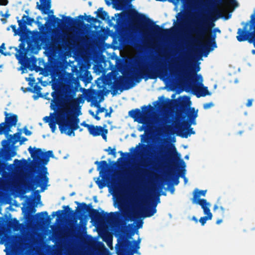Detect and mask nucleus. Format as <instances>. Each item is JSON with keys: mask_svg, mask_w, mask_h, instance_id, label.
<instances>
[{"mask_svg": "<svg viewBox=\"0 0 255 255\" xmlns=\"http://www.w3.org/2000/svg\"><path fill=\"white\" fill-rule=\"evenodd\" d=\"M72 72L58 70L53 75L51 93L53 99L51 107L57 111V123L61 133L75 136L74 131L80 128V104L84 102L82 98H75L80 85L77 77L74 76L79 71L76 66H72Z\"/></svg>", "mask_w": 255, "mask_h": 255, "instance_id": "nucleus-1", "label": "nucleus"}, {"mask_svg": "<svg viewBox=\"0 0 255 255\" xmlns=\"http://www.w3.org/2000/svg\"><path fill=\"white\" fill-rule=\"evenodd\" d=\"M18 28L16 29L15 25H11L10 27L14 35L19 36L20 42L18 47H9V49H14L16 51L15 57L20 65L19 70L21 73L27 72V70L32 71V30L27 28V25H32V17L23 15L21 19L16 17Z\"/></svg>", "mask_w": 255, "mask_h": 255, "instance_id": "nucleus-2", "label": "nucleus"}, {"mask_svg": "<svg viewBox=\"0 0 255 255\" xmlns=\"http://www.w3.org/2000/svg\"><path fill=\"white\" fill-rule=\"evenodd\" d=\"M168 76L167 69L161 67H152L149 69L146 66L138 69L131 78L120 76L116 78L114 82L112 78L108 79L105 84L111 86V94L114 96L117 95L119 90L123 92L124 90H128L133 87L135 84L130 82L131 81L139 83L142 79L146 81L149 79H155L158 77H167Z\"/></svg>", "mask_w": 255, "mask_h": 255, "instance_id": "nucleus-3", "label": "nucleus"}, {"mask_svg": "<svg viewBox=\"0 0 255 255\" xmlns=\"http://www.w3.org/2000/svg\"><path fill=\"white\" fill-rule=\"evenodd\" d=\"M26 216L27 220L23 223H19L16 218L12 220L14 230L20 233L12 249L13 255H32V193L28 197Z\"/></svg>", "mask_w": 255, "mask_h": 255, "instance_id": "nucleus-4", "label": "nucleus"}, {"mask_svg": "<svg viewBox=\"0 0 255 255\" xmlns=\"http://www.w3.org/2000/svg\"><path fill=\"white\" fill-rule=\"evenodd\" d=\"M199 70V66L195 70L184 66L177 71L175 76L178 80L184 83L190 90L196 93L197 97L210 96L211 93L209 91L208 87L203 85L202 75L197 74Z\"/></svg>", "mask_w": 255, "mask_h": 255, "instance_id": "nucleus-5", "label": "nucleus"}, {"mask_svg": "<svg viewBox=\"0 0 255 255\" xmlns=\"http://www.w3.org/2000/svg\"><path fill=\"white\" fill-rule=\"evenodd\" d=\"M50 157H54L52 150L44 151L41 148L33 147V185L34 183H44L47 181L49 173L46 165Z\"/></svg>", "mask_w": 255, "mask_h": 255, "instance_id": "nucleus-6", "label": "nucleus"}, {"mask_svg": "<svg viewBox=\"0 0 255 255\" xmlns=\"http://www.w3.org/2000/svg\"><path fill=\"white\" fill-rule=\"evenodd\" d=\"M190 105L187 103L185 100H181L179 102L177 108L179 109L180 113L184 115L182 116L183 119H185L186 117L188 120V122L184 121L182 125L186 127V129H184L182 125L176 126L177 130V135L180 136L182 138H187L191 134H194L195 131L190 126L192 124L195 125V119L198 116L197 111H195L194 108H190Z\"/></svg>", "mask_w": 255, "mask_h": 255, "instance_id": "nucleus-7", "label": "nucleus"}, {"mask_svg": "<svg viewBox=\"0 0 255 255\" xmlns=\"http://www.w3.org/2000/svg\"><path fill=\"white\" fill-rule=\"evenodd\" d=\"M49 182V178H47V181L44 183L35 184L33 185V227L34 224L41 225L45 223L47 219L49 217L48 216L47 211H43L40 213H35L36 212V208L39 206H43V204L41 200V196L40 194V192H44L48 186ZM34 231L33 230V233ZM34 244V238H33V244ZM34 249L33 246V252ZM33 255L34 253H33Z\"/></svg>", "mask_w": 255, "mask_h": 255, "instance_id": "nucleus-8", "label": "nucleus"}, {"mask_svg": "<svg viewBox=\"0 0 255 255\" xmlns=\"http://www.w3.org/2000/svg\"><path fill=\"white\" fill-rule=\"evenodd\" d=\"M243 28L238 29L237 39L239 42L248 41L255 48V10L247 22H242Z\"/></svg>", "mask_w": 255, "mask_h": 255, "instance_id": "nucleus-9", "label": "nucleus"}, {"mask_svg": "<svg viewBox=\"0 0 255 255\" xmlns=\"http://www.w3.org/2000/svg\"><path fill=\"white\" fill-rule=\"evenodd\" d=\"M181 155L176 150L175 146L171 144V146L166 148L161 146L154 155V159L157 162H171L175 163L179 161L183 167H185V163L183 159L180 158Z\"/></svg>", "mask_w": 255, "mask_h": 255, "instance_id": "nucleus-10", "label": "nucleus"}, {"mask_svg": "<svg viewBox=\"0 0 255 255\" xmlns=\"http://www.w3.org/2000/svg\"><path fill=\"white\" fill-rule=\"evenodd\" d=\"M75 203L78 206L76 211L81 216H83L84 214L88 212L92 220L97 221L111 220L114 217L115 213L111 212L110 214H108L104 211L100 213L97 210L93 208L92 203L87 205L84 202L80 203L78 201H75Z\"/></svg>", "mask_w": 255, "mask_h": 255, "instance_id": "nucleus-11", "label": "nucleus"}, {"mask_svg": "<svg viewBox=\"0 0 255 255\" xmlns=\"http://www.w3.org/2000/svg\"><path fill=\"white\" fill-rule=\"evenodd\" d=\"M140 239L136 241H130L126 237H123L118 239V243L116 246V251H121L120 255H125V252L129 253L130 255L138 253L140 248Z\"/></svg>", "mask_w": 255, "mask_h": 255, "instance_id": "nucleus-12", "label": "nucleus"}, {"mask_svg": "<svg viewBox=\"0 0 255 255\" xmlns=\"http://www.w3.org/2000/svg\"><path fill=\"white\" fill-rule=\"evenodd\" d=\"M142 111L138 109L130 110L128 112V116L139 123H146L153 110V107L150 105L148 107L144 106L142 107Z\"/></svg>", "mask_w": 255, "mask_h": 255, "instance_id": "nucleus-13", "label": "nucleus"}, {"mask_svg": "<svg viewBox=\"0 0 255 255\" xmlns=\"http://www.w3.org/2000/svg\"><path fill=\"white\" fill-rule=\"evenodd\" d=\"M26 159H15V168L17 171H23L27 168V189L32 191V160Z\"/></svg>", "mask_w": 255, "mask_h": 255, "instance_id": "nucleus-14", "label": "nucleus"}, {"mask_svg": "<svg viewBox=\"0 0 255 255\" xmlns=\"http://www.w3.org/2000/svg\"><path fill=\"white\" fill-rule=\"evenodd\" d=\"M116 17H118L117 19L116 23L119 26L123 25L126 22L127 19L132 21L138 19L139 16H143V15L139 14L134 9H131L128 11H124L120 13H116Z\"/></svg>", "mask_w": 255, "mask_h": 255, "instance_id": "nucleus-15", "label": "nucleus"}, {"mask_svg": "<svg viewBox=\"0 0 255 255\" xmlns=\"http://www.w3.org/2000/svg\"><path fill=\"white\" fill-rule=\"evenodd\" d=\"M4 122L0 124V128H2L6 136H8L11 128L15 127L18 121V117L15 114L4 112Z\"/></svg>", "mask_w": 255, "mask_h": 255, "instance_id": "nucleus-16", "label": "nucleus"}, {"mask_svg": "<svg viewBox=\"0 0 255 255\" xmlns=\"http://www.w3.org/2000/svg\"><path fill=\"white\" fill-rule=\"evenodd\" d=\"M215 26L214 22L209 21H200L197 24L193 32L200 38H203L208 32L211 31V28Z\"/></svg>", "mask_w": 255, "mask_h": 255, "instance_id": "nucleus-17", "label": "nucleus"}, {"mask_svg": "<svg viewBox=\"0 0 255 255\" xmlns=\"http://www.w3.org/2000/svg\"><path fill=\"white\" fill-rule=\"evenodd\" d=\"M19 131L13 135L9 134L8 136L9 138L8 139H4L1 141V144L3 148H6L9 146V144L11 143V145H14L18 141L20 144L23 143L24 141L27 140V139L25 137H20L21 134V129H19Z\"/></svg>", "mask_w": 255, "mask_h": 255, "instance_id": "nucleus-18", "label": "nucleus"}, {"mask_svg": "<svg viewBox=\"0 0 255 255\" xmlns=\"http://www.w3.org/2000/svg\"><path fill=\"white\" fill-rule=\"evenodd\" d=\"M89 97L91 100L96 102L95 104V106L98 108V110L96 111L97 115H98L99 113L104 112L105 111H107V110L105 108L101 107L100 105L99 104V103L103 99L101 91L99 92L95 90H92L91 91Z\"/></svg>", "mask_w": 255, "mask_h": 255, "instance_id": "nucleus-19", "label": "nucleus"}, {"mask_svg": "<svg viewBox=\"0 0 255 255\" xmlns=\"http://www.w3.org/2000/svg\"><path fill=\"white\" fill-rule=\"evenodd\" d=\"M106 127V125H104L103 127L92 125L89 130V132L93 136L101 135L104 140H107V134L108 132V130L105 128Z\"/></svg>", "mask_w": 255, "mask_h": 255, "instance_id": "nucleus-20", "label": "nucleus"}, {"mask_svg": "<svg viewBox=\"0 0 255 255\" xmlns=\"http://www.w3.org/2000/svg\"><path fill=\"white\" fill-rule=\"evenodd\" d=\"M40 2L36 3V8L40 10L43 14H53V11L50 10L51 0H39Z\"/></svg>", "mask_w": 255, "mask_h": 255, "instance_id": "nucleus-21", "label": "nucleus"}, {"mask_svg": "<svg viewBox=\"0 0 255 255\" xmlns=\"http://www.w3.org/2000/svg\"><path fill=\"white\" fill-rule=\"evenodd\" d=\"M62 17L64 19L65 24L73 26H82L84 23L83 20L85 19L83 15H79L77 18H73L69 16H63Z\"/></svg>", "mask_w": 255, "mask_h": 255, "instance_id": "nucleus-22", "label": "nucleus"}, {"mask_svg": "<svg viewBox=\"0 0 255 255\" xmlns=\"http://www.w3.org/2000/svg\"><path fill=\"white\" fill-rule=\"evenodd\" d=\"M216 38V33H213L211 34L210 38L207 41V43L206 45H203V47L204 49V56H207L209 52L213 50L214 48H216L217 44L216 43L215 39Z\"/></svg>", "mask_w": 255, "mask_h": 255, "instance_id": "nucleus-23", "label": "nucleus"}, {"mask_svg": "<svg viewBox=\"0 0 255 255\" xmlns=\"http://www.w3.org/2000/svg\"><path fill=\"white\" fill-rule=\"evenodd\" d=\"M49 17L50 16L49 15L48 17L43 18L39 16L36 18V20L33 18V23L34 22L37 25L40 31L43 32L46 29L49 24Z\"/></svg>", "mask_w": 255, "mask_h": 255, "instance_id": "nucleus-24", "label": "nucleus"}, {"mask_svg": "<svg viewBox=\"0 0 255 255\" xmlns=\"http://www.w3.org/2000/svg\"><path fill=\"white\" fill-rule=\"evenodd\" d=\"M146 20L147 22L152 24V30L154 34L158 35H164L168 34L170 33V29L162 28L159 25L154 24L149 18H147Z\"/></svg>", "mask_w": 255, "mask_h": 255, "instance_id": "nucleus-25", "label": "nucleus"}, {"mask_svg": "<svg viewBox=\"0 0 255 255\" xmlns=\"http://www.w3.org/2000/svg\"><path fill=\"white\" fill-rule=\"evenodd\" d=\"M157 203H152L150 205L144 207L142 208L143 217L144 218L150 217L156 213V206Z\"/></svg>", "mask_w": 255, "mask_h": 255, "instance_id": "nucleus-26", "label": "nucleus"}, {"mask_svg": "<svg viewBox=\"0 0 255 255\" xmlns=\"http://www.w3.org/2000/svg\"><path fill=\"white\" fill-rule=\"evenodd\" d=\"M197 202V204L200 205L203 209L204 213L207 215L206 216L209 217L211 216V219H212V214L210 212V210L209 209V203L207 202V200L205 199H199Z\"/></svg>", "mask_w": 255, "mask_h": 255, "instance_id": "nucleus-27", "label": "nucleus"}, {"mask_svg": "<svg viewBox=\"0 0 255 255\" xmlns=\"http://www.w3.org/2000/svg\"><path fill=\"white\" fill-rule=\"evenodd\" d=\"M63 208L64 209V210H58L57 212H53L52 213V216L54 217L55 216L57 215L59 217L64 214L66 215H70L72 216L74 215V211H73L69 206H63Z\"/></svg>", "mask_w": 255, "mask_h": 255, "instance_id": "nucleus-28", "label": "nucleus"}, {"mask_svg": "<svg viewBox=\"0 0 255 255\" xmlns=\"http://www.w3.org/2000/svg\"><path fill=\"white\" fill-rule=\"evenodd\" d=\"M95 164L98 165L97 170L99 171L101 176L106 174L109 168V165L107 162L105 160L101 161H96Z\"/></svg>", "mask_w": 255, "mask_h": 255, "instance_id": "nucleus-29", "label": "nucleus"}, {"mask_svg": "<svg viewBox=\"0 0 255 255\" xmlns=\"http://www.w3.org/2000/svg\"><path fill=\"white\" fill-rule=\"evenodd\" d=\"M207 190H199L198 189H195L193 192V198L192 199V203L198 204V200L200 196H205Z\"/></svg>", "mask_w": 255, "mask_h": 255, "instance_id": "nucleus-30", "label": "nucleus"}, {"mask_svg": "<svg viewBox=\"0 0 255 255\" xmlns=\"http://www.w3.org/2000/svg\"><path fill=\"white\" fill-rule=\"evenodd\" d=\"M217 3L219 4H225L227 6H232L233 7H236L238 6V3L236 0H215Z\"/></svg>", "mask_w": 255, "mask_h": 255, "instance_id": "nucleus-31", "label": "nucleus"}, {"mask_svg": "<svg viewBox=\"0 0 255 255\" xmlns=\"http://www.w3.org/2000/svg\"><path fill=\"white\" fill-rule=\"evenodd\" d=\"M25 79L28 82L29 86L27 87H21V90L24 93L27 92H32V74H30L29 77H26Z\"/></svg>", "mask_w": 255, "mask_h": 255, "instance_id": "nucleus-32", "label": "nucleus"}, {"mask_svg": "<svg viewBox=\"0 0 255 255\" xmlns=\"http://www.w3.org/2000/svg\"><path fill=\"white\" fill-rule=\"evenodd\" d=\"M96 13H97V17L101 19L102 20H104L109 18L108 13L106 11L103 10L102 7L98 8Z\"/></svg>", "mask_w": 255, "mask_h": 255, "instance_id": "nucleus-33", "label": "nucleus"}, {"mask_svg": "<svg viewBox=\"0 0 255 255\" xmlns=\"http://www.w3.org/2000/svg\"><path fill=\"white\" fill-rule=\"evenodd\" d=\"M176 17L178 20V23L177 24V27L181 28L186 21L185 16L181 12H179L177 14Z\"/></svg>", "mask_w": 255, "mask_h": 255, "instance_id": "nucleus-34", "label": "nucleus"}, {"mask_svg": "<svg viewBox=\"0 0 255 255\" xmlns=\"http://www.w3.org/2000/svg\"><path fill=\"white\" fill-rule=\"evenodd\" d=\"M69 40L65 42L67 45H74L79 39L77 36L73 35H69Z\"/></svg>", "mask_w": 255, "mask_h": 255, "instance_id": "nucleus-35", "label": "nucleus"}, {"mask_svg": "<svg viewBox=\"0 0 255 255\" xmlns=\"http://www.w3.org/2000/svg\"><path fill=\"white\" fill-rule=\"evenodd\" d=\"M103 180H100V178L99 177L98 180L96 181L97 184L98 185L99 188L100 189H102L106 186V183L104 180L105 178V176L103 175L102 176Z\"/></svg>", "mask_w": 255, "mask_h": 255, "instance_id": "nucleus-36", "label": "nucleus"}, {"mask_svg": "<svg viewBox=\"0 0 255 255\" xmlns=\"http://www.w3.org/2000/svg\"><path fill=\"white\" fill-rule=\"evenodd\" d=\"M41 89H42V88L39 86H38V85H35L33 87V93H35L38 95L37 97H34L35 99H36L38 97H43V95L40 93V91H41Z\"/></svg>", "mask_w": 255, "mask_h": 255, "instance_id": "nucleus-37", "label": "nucleus"}, {"mask_svg": "<svg viewBox=\"0 0 255 255\" xmlns=\"http://www.w3.org/2000/svg\"><path fill=\"white\" fill-rule=\"evenodd\" d=\"M52 18V20L51 22L52 23L53 25L57 24L59 25L62 23V20L58 17H56L55 15L52 14L51 16Z\"/></svg>", "mask_w": 255, "mask_h": 255, "instance_id": "nucleus-38", "label": "nucleus"}, {"mask_svg": "<svg viewBox=\"0 0 255 255\" xmlns=\"http://www.w3.org/2000/svg\"><path fill=\"white\" fill-rule=\"evenodd\" d=\"M56 124H57V116L56 117L55 119H54L52 121L50 122L49 123V126L51 129V131L53 132L55 131L56 128Z\"/></svg>", "mask_w": 255, "mask_h": 255, "instance_id": "nucleus-39", "label": "nucleus"}, {"mask_svg": "<svg viewBox=\"0 0 255 255\" xmlns=\"http://www.w3.org/2000/svg\"><path fill=\"white\" fill-rule=\"evenodd\" d=\"M5 49V44L4 43H2L0 46V53L4 56H10L11 54L10 52H4L3 50Z\"/></svg>", "mask_w": 255, "mask_h": 255, "instance_id": "nucleus-40", "label": "nucleus"}, {"mask_svg": "<svg viewBox=\"0 0 255 255\" xmlns=\"http://www.w3.org/2000/svg\"><path fill=\"white\" fill-rule=\"evenodd\" d=\"M105 151L109 152V154H112L115 157L116 156L117 153L115 147L112 149L111 147L109 146L108 149H105Z\"/></svg>", "mask_w": 255, "mask_h": 255, "instance_id": "nucleus-41", "label": "nucleus"}, {"mask_svg": "<svg viewBox=\"0 0 255 255\" xmlns=\"http://www.w3.org/2000/svg\"><path fill=\"white\" fill-rule=\"evenodd\" d=\"M211 219H211V216H210L209 217L204 216V217H201L199 221L200 222L201 225L204 226L206 224V221L207 220H211Z\"/></svg>", "mask_w": 255, "mask_h": 255, "instance_id": "nucleus-42", "label": "nucleus"}, {"mask_svg": "<svg viewBox=\"0 0 255 255\" xmlns=\"http://www.w3.org/2000/svg\"><path fill=\"white\" fill-rule=\"evenodd\" d=\"M6 159L9 160L11 157H13L16 155V152L14 151H8L6 153Z\"/></svg>", "mask_w": 255, "mask_h": 255, "instance_id": "nucleus-43", "label": "nucleus"}, {"mask_svg": "<svg viewBox=\"0 0 255 255\" xmlns=\"http://www.w3.org/2000/svg\"><path fill=\"white\" fill-rule=\"evenodd\" d=\"M87 18L86 19V20L89 22H94L95 23L97 22V18L91 16V15H88L87 16Z\"/></svg>", "mask_w": 255, "mask_h": 255, "instance_id": "nucleus-44", "label": "nucleus"}, {"mask_svg": "<svg viewBox=\"0 0 255 255\" xmlns=\"http://www.w3.org/2000/svg\"><path fill=\"white\" fill-rule=\"evenodd\" d=\"M173 175V180L174 181V183L175 185H177L178 184L179 182V177L178 176H177L175 173V174H172Z\"/></svg>", "mask_w": 255, "mask_h": 255, "instance_id": "nucleus-45", "label": "nucleus"}, {"mask_svg": "<svg viewBox=\"0 0 255 255\" xmlns=\"http://www.w3.org/2000/svg\"><path fill=\"white\" fill-rule=\"evenodd\" d=\"M54 119V118H51L50 116H46L43 118V121L45 123H49L50 122L52 121Z\"/></svg>", "mask_w": 255, "mask_h": 255, "instance_id": "nucleus-46", "label": "nucleus"}, {"mask_svg": "<svg viewBox=\"0 0 255 255\" xmlns=\"http://www.w3.org/2000/svg\"><path fill=\"white\" fill-rule=\"evenodd\" d=\"M213 106L212 103H207L204 104L203 108L204 109H208Z\"/></svg>", "mask_w": 255, "mask_h": 255, "instance_id": "nucleus-47", "label": "nucleus"}, {"mask_svg": "<svg viewBox=\"0 0 255 255\" xmlns=\"http://www.w3.org/2000/svg\"><path fill=\"white\" fill-rule=\"evenodd\" d=\"M23 132L26 135H30L31 134V131L28 130L26 127H24Z\"/></svg>", "mask_w": 255, "mask_h": 255, "instance_id": "nucleus-48", "label": "nucleus"}, {"mask_svg": "<svg viewBox=\"0 0 255 255\" xmlns=\"http://www.w3.org/2000/svg\"><path fill=\"white\" fill-rule=\"evenodd\" d=\"M81 125L85 128H88V130L90 129V128H91V127L92 126V125L86 124L85 122H82L81 124Z\"/></svg>", "mask_w": 255, "mask_h": 255, "instance_id": "nucleus-49", "label": "nucleus"}, {"mask_svg": "<svg viewBox=\"0 0 255 255\" xmlns=\"http://www.w3.org/2000/svg\"><path fill=\"white\" fill-rule=\"evenodd\" d=\"M253 99H249L248 100V102L246 104V106L248 107H250L252 106V104H253Z\"/></svg>", "mask_w": 255, "mask_h": 255, "instance_id": "nucleus-50", "label": "nucleus"}, {"mask_svg": "<svg viewBox=\"0 0 255 255\" xmlns=\"http://www.w3.org/2000/svg\"><path fill=\"white\" fill-rule=\"evenodd\" d=\"M1 5H6L8 4V0H0Z\"/></svg>", "mask_w": 255, "mask_h": 255, "instance_id": "nucleus-51", "label": "nucleus"}, {"mask_svg": "<svg viewBox=\"0 0 255 255\" xmlns=\"http://www.w3.org/2000/svg\"><path fill=\"white\" fill-rule=\"evenodd\" d=\"M106 114H105V117H111V113L112 112H113V109H112V108H110V112H108L107 111H106Z\"/></svg>", "mask_w": 255, "mask_h": 255, "instance_id": "nucleus-52", "label": "nucleus"}, {"mask_svg": "<svg viewBox=\"0 0 255 255\" xmlns=\"http://www.w3.org/2000/svg\"><path fill=\"white\" fill-rule=\"evenodd\" d=\"M37 59L33 55V70L34 69V68L36 67L35 63L36 62Z\"/></svg>", "mask_w": 255, "mask_h": 255, "instance_id": "nucleus-53", "label": "nucleus"}, {"mask_svg": "<svg viewBox=\"0 0 255 255\" xmlns=\"http://www.w3.org/2000/svg\"><path fill=\"white\" fill-rule=\"evenodd\" d=\"M1 16L2 17H5L6 18L10 16V14L6 12L5 14L1 13Z\"/></svg>", "mask_w": 255, "mask_h": 255, "instance_id": "nucleus-54", "label": "nucleus"}, {"mask_svg": "<svg viewBox=\"0 0 255 255\" xmlns=\"http://www.w3.org/2000/svg\"><path fill=\"white\" fill-rule=\"evenodd\" d=\"M216 32L219 33L221 32V30L218 28H215L213 29V33H216Z\"/></svg>", "mask_w": 255, "mask_h": 255, "instance_id": "nucleus-55", "label": "nucleus"}, {"mask_svg": "<svg viewBox=\"0 0 255 255\" xmlns=\"http://www.w3.org/2000/svg\"><path fill=\"white\" fill-rule=\"evenodd\" d=\"M28 151H29V153H30L31 157H32V146H30L28 148Z\"/></svg>", "mask_w": 255, "mask_h": 255, "instance_id": "nucleus-56", "label": "nucleus"}, {"mask_svg": "<svg viewBox=\"0 0 255 255\" xmlns=\"http://www.w3.org/2000/svg\"><path fill=\"white\" fill-rule=\"evenodd\" d=\"M0 20L1 21V22L3 23V24H5L7 22V20H6V18H2L0 19Z\"/></svg>", "mask_w": 255, "mask_h": 255, "instance_id": "nucleus-57", "label": "nucleus"}, {"mask_svg": "<svg viewBox=\"0 0 255 255\" xmlns=\"http://www.w3.org/2000/svg\"><path fill=\"white\" fill-rule=\"evenodd\" d=\"M101 255H111L108 251H106L105 252L102 253Z\"/></svg>", "mask_w": 255, "mask_h": 255, "instance_id": "nucleus-58", "label": "nucleus"}, {"mask_svg": "<svg viewBox=\"0 0 255 255\" xmlns=\"http://www.w3.org/2000/svg\"><path fill=\"white\" fill-rule=\"evenodd\" d=\"M94 117L97 121H100L101 119V118L99 116H98V115H97V114L94 116Z\"/></svg>", "mask_w": 255, "mask_h": 255, "instance_id": "nucleus-59", "label": "nucleus"}, {"mask_svg": "<svg viewBox=\"0 0 255 255\" xmlns=\"http://www.w3.org/2000/svg\"><path fill=\"white\" fill-rule=\"evenodd\" d=\"M170 192L173 194L174 193V188L173 186H171L170 187Z\"/></svg>", "mask_w": 255, "mask_h": 255, "instance_id": "nucleus-60", "label": "nucleus"}, {"mask_svg": "<svg viewBox=\"0 0 255 255\" xmlns=\"http://www.w3.org/2000/svg\"><path fill=\"white\" fill-rule=\"evenodd\" d=\"M222 221H222V219H218V220H217V221H216V224H217V225H219V224H220L221 223H222Z\"/></svg>", "mask_w": 255, "mask_h": 255, "instance_id": "nucleus-61", "label": "nucleus"}, {"mask_svg": "<svg viewBox=\"0 0 255 255\" xmlns=\"http://www.w3.org/2000/svg\"><path fill=\"white\" fill-rule=\"evenodd\" d=\"M215 12L217 14H218V15H220V11L217 8H216L215 10Z\"/></svg>", "mask_w": 255, "mask_h": 255, "instance_id": "nucleus-62", "label": "nucleus"}, {"mask_svg": "<svg viewBox=\"0 0 255 255\" xmlns=\"http://www.w3.org/2000/svg\"><path fill=\"white\" fill-rule=\"evenodd\" d=\"M89 113L93 117H94V116L95 115V114H94V112L92 111H91V110L89 111Z\"/></svg>", "mask_w": 255, "mask_h": 255, "instance_id": "nucleus-63", "label": "nucleus"}, {"mask_svg": "<svg viewBox=\"0 0 255 255\" xmlns=\"http://www.w3.org/2000/svg\"><path fill=\"white\" fill-rule=\"evenodd\" d=\"M192 220H194V221H195V222H196V223H197V222H198V220H197V219L196 218V217H195V216H193V217H192Z\"/></svg>", "mask_w": 255, "mask_h": 255, "instance_id": "nucleus-64", "label": "nucleus"}]
</instances>
